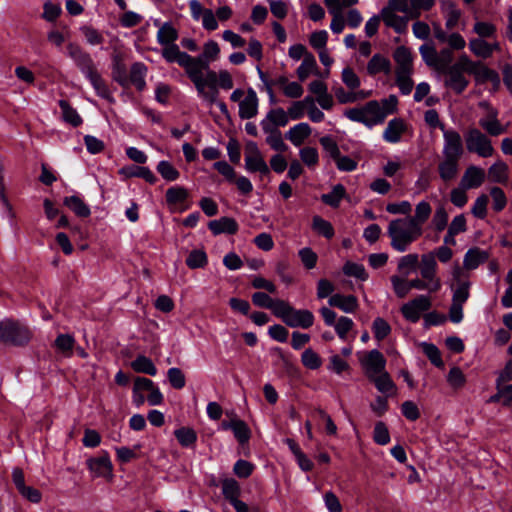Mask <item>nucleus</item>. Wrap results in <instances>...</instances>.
I'll return each instance as SVG.
<instances>
[{
  "label": "nucleus",
  "instance_id": "12",
  "mask_svg": "<svg viewBox=\"0 0 512 512\" xmlns=\"http://www.w3.org/2000/svg\"><path fill=\"white\" fill-rule=\"evenodd\" d=\"M245 169L250 173L259 172L262 175H267L270 172V169L257 144L254 142L247 144L245 152Z\"/></svg>",
  "mask_w": 512,
  "mask_h": 512
},
{
  "label": "nucleus",
  "instance_id": "35",
  "mask_svg": "<svg viewBox=\"0 0 512 512\" xmlns=\"http://www.w3.org/2000/svg\"><path fill=\"white\" fill-rule=\"evenodd\" d=\"M91 85L93 86L95 92L98 96L101 98H104L108 101H113V97L111 95V92L104 81V79L101 77L100 73L97 71L93 72L91 75H88L86 77Z\"/></svg>",
  "mask_w": 512,
  "mask_h": 512
},
{
  "label": "nucleus",
  "instance_id": "7",
  "mask_svg": "<svg viewBox=\"0 0 512 512\" xmlns=\"http://www.w3.org/2000/svg\"><path fill=\"white\" fill-rule=\"evenodd\" d=\"M463 62L466 66V73L473 75L477 84H483L488 81L492 82L495 86L500 84L498 73L488 68L482 62L472 61L467 55Z\"/></svg>",
  "mask_w": 512,
  "mask_h": 512
},
{
  "label": "nucleus",
  "instance_id": "64",
  "mask_svg": "<svg viewBox=\"0 0 512 512\" xmlns=\"http://www.w3.org/2000/svg\"><path fill=\"white\" fill-rule=\"evenodd\" d=\"M342 82L350 90H356L360 87L361 81L358 75L350 67H345L341 72Z\"/></svg>",
  "mask_w": 512,
  "mask_h": 512
},
{
  "label": "nucleus",
  "instance_id": "59",
  "mask_svg": "<svg viewBox=\"0 0 512 512\" xmlns=\"http://www.w3.org/2000/svg\"><path fill=\"white\" fill-rule=\"evenodd\" d=\"M447 382L453 389H460L465 385L466 377L459 367L454 366L447 374Z\"/></svg>",
  "mask_w": 512,
  "mask_h": 512
},
{
  "label": "nucleus",
  "instance_id": "8",
  "mask_svg": "<svg viewBox=\"0 0 512 512\" xmlns=\"http://www.w3.org/2000/svg\"><path fill=\"white\" fill-rule=\"evenodd\" d=\"M431 306V298L421 294L403 304L400 311L406 320L416 323L420 320L422 313L428 311Z\"/></svg>",
  "mask_w": 512,
  "mask_h": 512
},
{
  "label": "nucleus",
  "instance_id": "3",
  "mask_svg": "<svg viewBox=\"0 0 512 512\" xmlns=\"http://www.w3.org/2000/svg\"><path fill=\"white\" fill-rule=\"evenodd\" d=\"M344 115L349 120L362 123L368 128L383 123V114L380 113L377 100H371L362 107L347 109Z\"/></svg>",
  "mask_w": 512,
  "mask_h": 512
},
{
  "label": "nucleus",
  "instance_id": "10",
  "mask_svg": "<svg viewBox=\"0 0 512 512\" xmlns=\"http://www.w3.org/2000/svg\"><path fill=\"white\" fill-rule=\"evenodd\" d=\"M438 264L433 252L421 255L419 262V272L424 280H428L434 289H441L442 282L437 276Z\"/></svg>",
  "mask_w": 512,
  "mask_h": 512
},
{
  "label": "nucleus",
  "instance_id": "56",
  "mask_svg": "<svg viewBox=\"0 0 512 512\" xmlns=\"http://www.w3.org/2000/svg\"><path fill=\"white\" fill-rule=\"evenodd\" d=\"M157 171L166 181H176L180 173L179 171L168 161H160L157 165Z\"/></svg>",
  "mask_w": 512,
  "mask_h": 512
},
{
  "label": "nucleus",
  "instance_id": "4",
  "mask_svg": "<svg viewBox=\"0 0 512 512\" xmlns=\"http://www.w3.org/2000/svg\"><path fill=\"white\" fill-rule=\"evenodd\" d=\"M31 337L29 328L21 323L11 319L0 321V342L21 346L27 344Z\"/></svg>",
  "mask_w": 512,
  "mask_h": 512
},
{
  "label": "nucleus",
  "instance_id": "19",
  "mask_svg": "<svg viewBox=\"0 0 512 512\" xmlns=\"http://www.w3.org/2000/svg\"><path fill=\"white\" fill-rule=\"evenodd\" d=\"M485 171L483 168L470 165L464 171L460 184L463 188L474 189L480 187L485 181Z\"/></svg>",
  "mask_w": 512,
  "mask_h": 512
},
{
  "label": "nucleus",
  "instance_id": "13",
  "mask_svg": "<svg viewBox=\"0 0 512 512\" xmlns=\"http://www.w3.org/2000/svg\"><path fill=\"white\" fill-rule=\"evenodd\" d=\"M443 133L442 156L461 159L464 154L462 137L455 129H446Z\"/></svg>",
  "mask_w": 512,
  "mask_h": 512
},
{
  "label": "nucleus",
  "instance_id": "31",
  "mask_svg": "<svg viewBox=\"0 0 512 512\" xmlns=\"http://www.w3.org/2000/svg\"><path fill=\"white\" fill-rule=\"evenodd\" d=\"M442 11L445 17V26L448 30L454 29L462 15L460 9L452 1L445 0L442 2Z\"/></svg>",
  "mask_w": 512,
  "mask_h": 512
},
{
  "label": "nucleus",
  "instance_id": "18",
  "mask_svg": "<svg viewBox=\"0 0 512 512\" xmlns=\"http://www.w3.org/2000/svg\"><path fill=\"white\" fill-rule=\"evenodd\" d=\"M259 99L256 92L249 88L245 97L239 102V117L251 119L258 114Z\"/></svg>",
  "mask_w": 512,
  "mask_h": 512
},
{
  "label": "nucleus",
  "instance_id": "40",
  "mask_svg": "<svg viewBox=\"0 0 512 512\" xmlns=\"http://www.w3.org/2000/svg\"><path fill=\"white\" fill-rule=\"evenodd\" d=\"M59 106L62 110V118L65 122L69 123L73 127H78L82 124V118L68 101L60 100Z\"/></svg>",
  "mask_w": 512,
  "mask_h": 512
},
{
  "label": "nucleus",
  "instance_id": "33",
  "mask_svg": "<svg viewBox=\"0 0 512 512\" xmlns=\"http://www.w3.org/2000/svg\"><path fill=\"white\" fill-rule=\"evenodd\" d=\"M488 259V253L479 248L469 249L463 259V266L467 270H474Z\"/></svg>",
  "mask_w": 512,
  "mask_h": 512
},
{
  "label": "nucleus",
  "instance_id": "16",
  "mask_svg": "<svg viewBox=\"0 0 512 512\" xmlns=\"http://www.w3.org/2000/svg\"><path fill=\"white\" fill-rule=\"evenodd\" d=\"M361 364L365 370V374L370 378L385 372L386 359L379 350L373 349L367 353L366 357L361 361Z\"/></svg>",
  "mask_w": 512,
  "mask_h": 512
},
{
  "label": "nucleus",
  "instance_id": "63",
  "mask_svg": "<svg viewBox=\"0 0 512 512\" xmlns=\"http://www.w3.org/2000/svg\"><path fill=\"white\" fill-rule=\"evenodd\" d=\"M232 431H233L236 439L241 444L248 442V440L250 439V435H251L250 429L247 426V424L240 419H234V425H233Z\"/></svg>",
  "mask_w": 512,
  "mask_h": 512
},
{
  "label": "nucleus",
  "instance_id": "41",
  "mask_svg": "<svg viewBox=\"0 0 512 512\" xmlns=\"http://www.w3.org/2000/svg\"><path fill=\"white\" fill-rule=\"evenodd\" d=\"M174 435L182 447H193L197 441V434L190 427H181L174 431Z\"/></svg>",
  "mask_w": 512,
  "mask_h": 512
},
{
  "label": "nucleus",
  "instance_id": "60",
  "mask_svg": "<svg viewBox=\"0 0 512 512\" xmlns=\"http://www.w3.org/2000/svg\"><path fill=\"white\" fill-rule=\"evenodd\" d=\"M397 106L398 98L396 95L393 94L379 101V110L380 113L383 114V122L385 121L388 115L393 114L397 111Z\"/></svg>",
  "mask_w": 512,
  "mask_h": 512
},
{
  "label": "nucleus",
  "instance_id": "42",
  "mask_svg": "<svg viewBox=\"0 0 512 512\" xmlns=\"http://www.w3.org/2000/svg\"><path fill=\"white\" fill-rule=\"evenodd\" d=\"M262 130L267 134L266 142L272 149L280 152L287 150V145L284 143L282 134L278 129L262 128Z\"/></svg>",
  "mask_w": 512,
  "mask_h": 512
},
{
  "label": "nucleus",
  "instance_id": "44",
  "mask_svg": "<svg viewBox=\"0 0 512 512\" xmlns=\"http://www.w3.org/2000/svg\"><path fill=\"white\" fill-rule=\"evenodd\" d=\"M162 57L168 63L176 62L181 65L184 59H188V54L186 52L180 51L178 45L172 44L163 47Z\"/></svg>",
  "mask_w": 512,
  "mask_h": 512
},
{
  "label": "nucleus",
  "instance_id": "39",
  "mask_svg": "<svg viewBox=\"0 0 512 512\" xmlns=\"http://www.w3.org/2000/svg\"><path fill=\"white\" fill-rule=\"evenodd\" d=\"M74 345L75 339L69 334H60L54 341V346L57 351L65 357L72 356Z\"/></svg>",
  "mask_w": 512,
  "mask_h": 512
},
{
  "label": "nucleus",
  "instance_id": "26",
  "mask_svg": "<svg viewBox=\"0 0 512 512\" xmlns=\"http://www.w3.org/2000/svg\"><path fill=\"white\" fill-rule=\"evenodd\" d=\"M312 128L306 122H301L291 127L285 137L296 147L301 146L311 135Z\"/></svg>",
  "mask_w": 512,
  "mask_h": 512
},
{
  "label": "nucleus",
  "instance_id": "23",
  "mask_svg": "<svg viewBox=\"0 0 512 512\" xmlns=\"http://www.w3.org/2000/svg\"><path fill=\"white\" fill-rule=\"evenodd\" d=\"M289 117L287 111L283 108H274L268 111L266 116L261 120V128L278 129L288 124Z\"/></svg>",
  "mask_w": 512,
  "mask_h": 512
},
{
  "label": "nucleus",
  "instance_id": "17",
  "mask_svg": "<svg viewBox=\"0 0 512 512\" xmlns=\"http://www.w3.org/2000/svg\"><path fill=\"white\" fill-rule=\"evenodd\" d=\"M479 126L488 136L497 137L507 131V125H502L498 119V111L490 108L488 116L479 120Z\"/></svg>",
  "mask_w": 512,
  "mask_h": 512
},
{
  "label": "nucleus",
  "instance_id": "58",
  "mask_svg": "<svg viewBox=\"0 0 512 512\" xmlns=\"http://www.w3.org/2000/svg\"><path fill=\"white\" fill-rule=\"evenodd\" d=\"M372 331L374 333V337L381 341L391 333V327L385 319L377 317L373 321Z\"/></svg>",
  "mask_w": 512,
  "mask_h": 512
},
{
  "label": "nucleus",
  "instance_id": "30",
  "mask_svg": "<svg viewBox=\"0 0 512 512\" xmlns=\"http://www.w3.org/2000/svg\"><path fill=\"white\" fill-rule=\"evenodd\" d=\"M252 302L254 305L272 310L273 314L277 317L280 310V303H284V300L273 299L264 292H256L252 295Z\"/></svg>",
  "mask_w": 512,
  "mask_h": 512
},
{
  "label": "nucleus",
  "instance_id": "45",
  "mask_svg": "<svg viewBox=\"0 0 512 512\" xmlns=\"http://www.w3.org/2000/svg\"><path fill=\"white\" fill-rule=\"evenodd\" d=\"M423 61L429 66L439 71L438 52L433 45L423 44L419 48Z\"/></svg>",
  "mask_w": 512,
  "mask_h": 512
},
{
  "label": "nucleus",
  "instance_id": "37",
  "mask_svg": "<svg viewBox=\"0 0 512 512\" xmlns=\"http://www.w3.org/2000/svg\"><path fill=\"white\" fill-rule=\"evenodd\" d=\"M146 73L147 67L145 66V64L141 62H136L132 64L130 69V80L139 91H142L146 86Z\"/></svg>",
  "mask_w": 512,
  "mask_h": 512
},
{
  "label": "nucleus",
  "instance_id": "55",
  "mask_svg": "<svg viewBox=\"0 0 512 512\" xmlns=\"http://www.w3.org/2000/svg\"><path fill=\"white\" fill-rule=\"evenodd\" d=\"M312 228L323 235L324 237L330 239L334 236V229L331 223L320 216H314L312 219Z\"/></svg>",
  "mask_w": 512,
  "mask_h": 512
},
{
  "label": "nucleus",
  "instance_id": "2",
  "mask_svg": "<svg viewBox=\"0 0 512 512\" xmlns=\"http://www.w3.org/2000/svg\"><path fill=\"white\" fill-rule=\"evenodd\" d=\"M466 149L471 154H476L481 158H490L495 154L490 137L476 127L469 128L465 135Z\"/></svg>",
  "mask_w": 512,
  "mask_h": 512
},
{
  "label": "nucleus",
  "instance_id": "43",
  "mask_svg": "<svg viewBox=\"0 0 512 512\" xmlns=\"http://www.w3.org/2000/svg\"><path fill=\"white\" fill-rule=\"evenodd\" d=\"M64 205L79 217H88L90 215V208L78 196L66 197Z\"/></svg>",
  "mask_w": 512,
  "mask_h": 512
},
{
  "label": "nucleus",
  "instance_id": "20",
  "mask_svg": "<svg viewBox=\"0 0 512 512\" xmlns=\"http://www.w3.org/2000/svg\"><path fill=\"white\" fill-rule=\"evenodd\" d=\"M469 49L475 56L487 59L494 51L500 50V44L498 41L488 42L485 39L473 38L469 40Z\"/></svg>",
  "mask_w": 512,
  "mask_h": 512
},
{
  "label": "nucleus",
  "instance_id": "5",
  "mask_svg": "<svg viewBox=\"0 0 512 512\" xmlns=\"http://www.w3.org/2000/svg\"><path fill=\"white\" fill-rule=\"evenodd\" d=\"M278 318L289 327H301L307 329L314 323V315L306 309H294L288 302L280 303Z\"/></svg>",
  "mask_w": 512,
  "mask_h": 512
},
{
  "label": "nucleus",
  "instance_id": "48",
  "mask_svg": "<svg viewBox=\"0 0 512 512\" xmlns=\"http://www.w3.org/2000/svg\"><path fill=\"white\" fill-rule=\"evenodd\" d=\"M418 263L419 256L417 254H407L399 259L397 269L406 277L416 269Z\"/></svg>",
  "mask_w": 512,
  "mask_h": 512
},
{
  "label": "nucleus",
  "instance_id": "15",
  "mask_svg": "<svg viewBox=\"0 0 512 512\" xmlns=\"http://www.w3.org/2000/svg\"><path fill=\"white\" fill-rule=\"evenodd\" d=\"M87 466L93 477H103L111 479L113 476V465L107 452H102L100 456L87 460Z\"/></svg>",
  "mask_w": 512,
  "mask_h": 512
},
{
  "label": "nucleus",
  "instance_id": "50",
  "mask_svg": "<svg viewBox=\"0 0 512 512\" xmlns=\"http://www.w3.org/2000/svg\"><path fill=\"white\" fill-rule=\"evenodd\" d=\"M220 47L214 40H209L204 44L203 52L199 57L209 66L211 62L218 59Z\"/></svg>",
  "mask_w": 512,
  "mask_h": 512
},
{
  "label": "nucleus",
  "instance_id": "25",
  "mask_svg": "<svg viewBox=\"0 0 512 512\" xmlns=\"http://www.w3.org/2000/svg\"><path fill=\"white\" fill-rule=\"evenodd\" d=\"M208 228L214 235L222 233L233 235L237 233L239 226L234 218L221 217L208 223Z\"/></svg>",
  "mask_w": 512,
  "mask_h": 512
},
{
  "label": "nucleus",
  "instance_id": "24",
  "mask_svg": "<svg viewBox=\"0 0 512 512\" xmlns=\"http://www.w3.org/2000/svg\"><path fill=\"white\" fill-rule=\"evenodd\" d=\"M393 58L397 65L396 74L413 72L412 54L407 47H397L393 53Z\"/></svg>",
  "mask_w": 512,
  "mask_h": 512
},
{
  "label": "nucleus",
  "instance_id": "9",
  "mask_svg": "<svg viewBox=\"0 0 512 512\" xmlns=\"http://www.w3.org/2000/svg\"><path fill=\"white\" fill-rule=\"evenodd\" d=\"M67 53L85 77L97 71L96 65L90 54L84 51L78 44L69 43L67 45Z\"/></svg>",
  "mask_w": 512,
  "mask_h": 512
},
{
  "label": "nucleus",
  "instance_id": "32",
  "mask_svg": "<svg viewBox=\"0 0 512 512\" xmlns=\"http://www.w3.org/2000/svg\"><path fill=\"white\" fill-rule=\"evenodd\" d=\"M335 96L339 103L348 104L354 103L360 100H364L370 96L369 91L364 90H350L346 91L343 87H337L334 89Z\"/></svg>",
  "mask_w": 512,
  "mask_h": 512
},
{
  "label": "nucleus",
  "instance_id": "27",
  "mask_svg": "<svg viewBox=\"0 0 512 512\" xmlns=\"http://www.w3.org/2000/svg\"><path fill=\"white\" fill-rule=\"evenodd\" d=\"M406 124L401 118L391 119L383 132V139L388 143H398L406 131Z\"/></svg>",
  "mask_w": 512,
  "mask_h": 512
},
{
  "label": "nucleus",
  "instance_id": "49",
  "mask_svg": "<svg viewBox=\"0 0 512 512\" xmlns=\"http://www.w3.org/2000/svg\"><path fill=\"white\" fill-rule=\"evenodd\" d=\"M165 197L169 205L181 204L187 200L188 191L180 186L170 187L167 189Z\"/></svg>",
  "mask_w": 512,
  "mask_h": 512
},
{
  "label": "nucleus",
  "instance_id": "28",
  "mask_svg": "<svg viewBox=\"0 0 512 512\" xmlns=\"http://www.w3.org/2000/svg\"><path fill=\"white\" fill-rule=\"evenodd\" d=\"M328 303L345 313H353L358 308V300L354 295L334 294L330 296Z\"/></svg>",
  "mask_w": 512,
  "mask_h": 512
},
{
  "label": "nucleus",
  "instance_id": "57",
  "mask_svg": "<svg viewBox=\"0 0 512 512\" xmlns=\"http://www.w3.org/2000/svg\"><path fill=\"white\" fill-rule=\"evenodd\" d=\"M473 32L476 33L480 39L494 38L496 35V26L490 22L477 21L473 25Z\"/></svg>",
  "mask_w": 512,
  "mask_h": 512
},
{
  "label": "nucleus",
  "instance_id": "36",
  "mask_svg": "<svg viewBox=\"0 0 512 512\" xmlns=\"http://www.w3.org/2000/svg\"><path fill=\"white\" fill-rule=\"evenodd\" d=\"M178 39V32L169 22H165L157 32V41L162 46L175 44Z\"/></svg>",
  "mask_w": 512,
  "mask_h": 512
},
{
  "label": "nucleus",
  "instance_id": "62",
  "mask_svg": "<svg viewBox=\"0 0 512 512\" xmlns=\"http://www.w3.org/2000/svg\"><path fill=\"white\" fill-rule=\"evenodd\" d=\"M372 382H374L376 388L381 393L389 392L394 388L393 381L391 380L389 374L385 371L383 373H380L376 376L369 378Z\"/></svg>",
  "mask_w": 512,
  "mask_h": 512
},
{
  "label": "nucleus",
  "instance_id": "11",
  "mask_svg": "<svg viewBox=\"0 0 512 512\" xmlns=\"http://www.w3.org/2000/svg\"><path fill=\"white\" fill-rule=\"evenodd\" d=\"M180 66L185 69L187 76L193 82L197 92H201L203 86L202 76L209 67L206 62L199 56L192 57L188 54V59H184Z\"/></svg>",
  "mask_w": 512,
  "mask_h": 512
},
{
  "label": "nucleus",
  "instance_id": "53",
  "mask_svg": "<svg viewBox=\"0 0 512 512\" xmlns=\"http://www.w3.org/2000/svg\"><path fill=\"white\" fill-rule=\"evenodd\" d=\"M222 494L229 502L235 500L240 495V486L233 478H227L222 481Z\"/></svg>",
  "mask_w": 512,
  "mask_h": 512
},
{
  "label": "nucleus",
  "instance_id": "1",
  "mask_svg": "<svg viewBox=\"0 0 512 512\" xmlns=\"http://www.w3.org/2000/svg\"><path fill=\"white\" fill-rule=\"evenodd\" d=\"M422 232L423 228H420L408 216L392 220L387 229L391 246L398 252H405L422 235Z\"/></svg>",
  "mask_w": 512,
  "mask_h": 512
},
{
  "label": "nucleus",
  "instance_id": "47",
  "mask_svg": "<svg viewBox=\"0 0 512 512\" xmlns=\"http://www.w3.org/2000/svg\"><path fill=\"white\" fill-rule=\"evenodd\" d=\"M432 212L431 205L426 201H421L416 205L415 215L408 216L412 221L420 228H422L423 224L428 220Z\"/></svg>",
  "mask_w": 512,
  "mask_h": 512
},
{
  "label": "nucleus",
  "instance_id": "61",
  "mask_svg": "<svg viewBox=\"0 0 512 512\" xmlns=\"http://www.w3.org/2000/svg\"><path fill=\"white\" fill-rule=\"evenodd\" d=\"M186 264L191 269L203 268L207 264V255L203 250H193L189 253Z\"/></svg>",
  "mask_w": 512,
  "mask_h": 512
},
{
  "label": "nucleus",
  "instance_id": "21",
  "mask_svg": "<svg viewBox=\"0 0 512 512\" xmlns=\"http://www.w3.org/2000/svg\"><path fill=\"white\" fill-rule=\"evenodd\" d=\"M459 158L442 156L438 164V173L441 180L451 182L455 180L459 173Z\"/></svg>",
  "mask_w": 512,
  "mask_h": 512
},
{
  "label": "nucleus",
  "instance_id": "54",
  "mask_svg": "<svg viewBox=\"0 0 512 512\" xmlns=\"http://www.w3.org/2000/svg\"><path fill=\"white\" fill-rule=\"evenodd\" d=\"M390 281L393 291L398 298L403 299L410 293L409 282L404 277L392 275Z\"/></svg>",
  "mask_w": 512,
  "mask_h": 512
},
{
  "label": "nucleus",
  "instance_id": "22",
  "mask_svg": "<svg viewBox=\"0 0 512 512\" xmlns=\"http://www.w3.org/2000/svg\"><path fill=\"white\" fill-rule=\"evenodd\" d=\"M384 24L392 28L396 33H405L408 27V21L411 17L399 16L395 12L382 8L380 11Z\"/></svg>",
  "mask_w": 512,
  "mask_h": 512
},
{
  "label": "nucleus",
  "instance_id": "34",
  "mask_svg": "<svg viewBox=\"0 0 512 512\" xmlns=\"http://www.w3.org/2000/svg\"><path fill=\"white\" fill-rule=\"evenodd\" d=\"M508 165L498 160L488 169L489 180L493 183L506 184L508 182Z\"/></svg>",
  "mask_w": 512,
  "mask_h": 512
},
{
  "label": "nucleus",
  "instance_id": "51",
  "mask_svg": "<svg viewBox=\"0 0 512 512\" xmlns=\"http://www.w3.org/2000/svg\"><path fill=\"white\" fill-rule=\"evenodd\" d=\"M316 67L317 63L314 55L312 53L306 54L301 65L297 68L299 80L304 81Z\"/></svg>",
  "mask_w": 512,
  "mask_h": 512
},
{
  "label": "nucleus",
  "instance_id": "6",
  "mask_svg": "<svg viewBox=\"0 0 512 512\" xmlns=\"http://www.w3.org/2000/svg\"><path fill=\"white\" fill-rule=\"evenodd\" d=\"M464 58H466V54L461 55L455 64L447 67L446 71H440L447 76L445 85L457 94H461L469 84V81L464 76V73H466V66L463 64Z\"/></svg>",
  "mask_w": 512,
  "mask_h": 512
},
{
  "label": "nucleus",
  "instance_id": "52",
  "mask_svg": "<svg viewBox=\"0 0 512 512\" xmlns=\"http://www.w3.org/2000/svg\"><path fill=\"white\" fill-rule=\"evenodd\" d=\"M301 362L310 370H316L322 365L321 357L311 348H307L303 351L301 355Z\"/></svg>",
  "mask_w": 512,
  "mask_h": 512
},
{
  "label": "nucleus",
  "instance_id": "29",
  "mask_svg": "<svg viewBox=\"0 0 512 512\" xmlns=\"http://www.w3.org/2000/svg\"><path fill=\"white\" fill-rule=\"evenodd\" d=\"M391 72V63L381 54H374L367 64V73L375 76L379 73L388 75Z\"/></svg>",
  "mask_w": 512,
  "mask_h": 512
},
{
  "label": "nucleus",
  "instance_id": "46",
  "mask_svg": "<svg viewBox=\"0 0 512 512\" xmlns=\"http://www.w3.org/2000/svg\"><path fill=\"white\" fill-rule=\"evenodd\" d=\"M345 188L342 184H337L333 187L332 191L330 193H327V194H323L321 196V200L331 206V207H338L341 200L343 199V197L345 196Z\"/></svg>",
  "mask_w": 512,
  "mask_h": 512
},
{
  "label": "nucleus",
  "instance_id": "14",
  "mask_svg": "<svg viewBox=\"0 0 512 512\" xmlns=\"http://www.w3.org/2000/svg\"><path fill=\"white\" fill-rule=\"evenodd\" d=\"M202 84V91L198 92V94L209 104L217 102L219 94L218 73L208 67V70L202 76Z\"/></svg>",
  "mask_w": 512,
  "mask_h": 512
},
{
  "label": "nucleus",
  "instance_id": "38",
  "mask_svg": "<svg viewBox=\"0 0 512 512\" xmlns=\"http://www.w3.org/2000/svg\"><path fill=\"white\" fill-rule=\"evenodd\" d=\"M131 367L135 372L145 373L150 376L157 374V369L152 360L144 355H139L131 362Z\"/></svg>",
  "mask_w": 512,
  "mask_h": 512
}]
</instances>
